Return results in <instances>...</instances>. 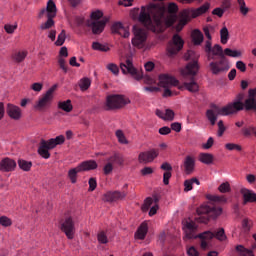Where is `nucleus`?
I'll return each instance as SVG.
<instances>
[{"mask_svg":"<svg viewBox=\"0 0 256 256\" xmlns=\"http://www.w3.org/2000/svg\"><path fill=\"white\" fill-rule=\"evenodd\" d=\"M178 11L179 6L173 2L168 4V13H170L168 17H165V7L163 6H142L138 21L153 33H163L167 27H173L175 25Z\"/></svg>","mask_w":256,"mask_h":256,"instance_id":"f257e3e1","label":"nucleus"},{"mask_svg":"<svg viewBox=\"0 0 256 256\" xmlns=\"http://www.w3.org/2000/svg\"><path fill=\"white\" fill-rule=\"evenodd\" d=\"M197 71H199V64L197 63V60L189 62L186 67L181 70V75L184 79V83L182 85H179V80L175 79V77L167 74H161L159 76V85L164 88L163 97H173V92L169 87H178L180 91L186 89V91H189L190 93H199V84L195 79Z\"/></svg>","mask_w":256,"mask_h":256,"instance_id":"f03ea898","label":"nucleus"},{"mask_svg":"<svg viewBox=\"0 0 256 256\" xmlns=\"http://www.w3.org/2000/svg\"><path fill=\"white\" fill-rule=\"evenodd\" d=\"M198 226L195 222L187 220L183 222V230L185 233L184 239H213L215 237L218 241H225L227 235H225V229L219 228L216 232L206 231L197 235Z\"/></svg>","mask_w":256,"mask_h":256,"instance_id":"7ed1b4c3","label":"nucleus"},{"mask_svg":"<svg viewBox=\"0 0 256 256\" xmlns=\"http://www.w3.org/2000/svg\"><path fill=\"white\" fill-rule=\"evenodd\" d=\"M239 111H243V102H241V100L229 103L222 108L214 106L213 109H209L206 111V117L211 125H215V123H217L218 115H233L235 113H239Z\"/></svg>","mask_w":256,"mask_h":256,"instance_id":"20e7f679","label":"nucleus"},{"mask_svg":"<svg viewBox=\"0 0 256 256\" xmlns=\"http://www.w3.org/2000/svg\"><path fill=\"white\" fill-rule=\"evenodd\" d=\"M209 9H211V3L206 2L204 3L202 6H200L199 8L196 9H192V10H183L180 13V20L176 26V31H182L183 27L185 25H187V23H189V21L192 19H197V17H201V15H205V13H207V11H209Z\"/></svg>","mask_w":256,"mask_h":256,"instance_id":"39448f33","label":"nucleus"},{"mask_svg":"<svg viewBox=\"0 0 256 256\" xmlns=\"http://www.w3.org/2000/svg\"><path fill=\"white\" fill-rule=\"evenodd\" d=\"M196 213L198 215L195 217L197 223H209V219H217L223 213V209L215 204H204L197 208Z\"/></svg>","mask_w":256,"mask_h":256,"instance_id":"423d86ee","label":"nucleus"},{"mask_svg":"<svg viewBox=\"0 0 256 256\" xmlns=\"http://www.w3.org/2000/svg\"><path fill=\"white\" fill-rule=\"evenodd\" d=\"M103 12L100 10L91 13V19L86 22L87 27L92 29L94 35H101L107 25V18H103Z\"/></svg>","mask_w":256,"mask_h":256,"instance_id":"0eeeda50","label":"nucleus"},{"mask_svg":"<svg viewBox=\"0 0 256 256\" xmlns=\"http://www.w3.org/2000/svg\"><path fill=\"white\" fill-rule=\"evenodd\" d=\"M120 69L124 75H131L136 81L143 79V75L133 65V59L131 57L126 58L124 62L120 63Z\"/></svg>","mask_w":256,"mask_h":256,"instance_id":"6e6552de","label":"nucleus"},{"mask_svg":"<svg viewBox=\"0 0 256 256\" xmlns=\"http://www.w3.org/2000/svg\"><path fill=\"white\" fill-rule=\"evenodd\" d=\"M129 103H131V101H129L128 98L119 94L109 95L106 99V107H108V109H121L125 107V105H129Z\"/></svg>","mask_w":256,"mask_h":256,"instance_id":"1a4fd4ad","label":"nucleus"},{"mask_svg":"<svg viewBox=\"0 0 256 256\" xmlns=\"http://www.w3.org/2000/svg\"><path fill=\"white\" fill-rule=\"evenodd\" d=\"M55 91H57V84H54L51 88H49L47 92L38 100L35 105V109L43 111V109L51 107V103L53 101V93H55Z\"/></svg>","mask_w":256,"mask_h":256,"instance_id":"9d476101","label":"nucleus"},{"mask_svg":"<svg viewBox=\"0 0 256 256\" xmlns=\"http://www.w3.org/2000/svg\"><path fill=\"white\" fill-rule=\"evenodd\" d=\"M133 33L134 38L132 39V45H134V47H138V49H143V47H145V42L147 41V31L137 25H134Z\"/></svg>","mask_w":256,"mask_h":256,"instance_id":"9b49d317","label":"nucleus"},{"mask_svg":"<svg viewBox=\"0 0 256 256\" xmlns=\"http://www.w3.org/2000/svg\"><path fill=\"white\" fill-rule=\"evenodd\" d=\"M183 45H185L183 38H181V36L178 34H175L172 41H170L167 46L168 57H175V55H177V53L183 49Z\"/></svg>","mask_w":256,"mask_h":256,"instance_id":"f8f14e48","label":"nucleus"},{"mask_svg":"<svg viewBox=\"0 0 256 256\" xmlns=\"http://www.w3.org/2000/svg\"><path fill=\"white\" fill-rule=\"evenodd\" d=\"M228 69H231L229 66V60L227 57L219 58L218 61H214L210 63V70L212 71L213 75H219L221 73L227 72Z\"/></svg>","mask_w":256,"mask_h":256,"instance_id":"ddd939ff","label":"nucleus"},{"mask_svg":"<svg viewBox=\"0 0 256 256\" xmlns=\"http://www.w3.org/2000/svg\"><path fill=\"white\" fill-rule=\"evenodd\" d=\"M107 163L103 167L104 175H111L113 173V165H123L125 163V159H123V155L119 153H115L114 155L107 158Z\"/></svg>","mask_w":256,"mask_h":256,"instance_id":"4468645a","label":"nucleus"},{"mask_svg":"<svg viewBox=\"0 0 256 256\" xmlns=\"http://www.w3.org/2000/svg\"><path fill=\"white\" fill-rule=\"evenodd\" d=\"M61 231L65 233L68 239H73L75 237V222L71 216L66 217L60 222Z\"/></svg>","mask_w":256,"mask_h":256,"instance_id":"2eb2a0df","label":"nucleus"},{"mask_svg":"<svg viewBox=\"0 0 256 256\" xmlns=\"http://www.w3.org/2000/svg\"><path fill=\"white\" fill-rule=\"evenodd\" d=\"M157 157H159V150L151 149L146 152H141L138 156V161L143 165H147V163H153Z\"/></svg>","mask_w":256,"mask_h":256,"instance_id":"dca6fc26","label":"nucleus"},{"mask_svg":"<svg viewBox=\"0 0 256 256\" xmlns=\"http://www.w3.org/2000/svg\"><path fill=\"white\" fill-rule=\"evenodd\" d=\"M127 197V192L123 191H108L104 194V201L107 203H115L117 201H123Z\"/></svg>","mask_w":256,"mask_h":256,"instance_id":"f3484780","label":"nucleus"},{"mask_svg":"<svg viewBox=\"0 0 256 256\" xmlns=\"http://www.w3.org/2000/svg\"><path fill=\"white\" fill-rule=\"evenodd\" d=\"M111 31L114 35H120V37H124V39H127L130 35L129 27L123 26L121 22L114 23L111 27Z\"/></svg>","mask_w":256,"mask_h":256,"instance_id":"a211bd4d","label":"nucleus"},{"mask_svg":"<svg viewBox=\"0 0 256 256\" xmlns=\"http://www.w3.org/2000/svg\"><path fill=\"white\" fill-rule=\"evenodd\" d=\"M240 193L243 197V205H247V203H256V193H254L253 190L242 188Z\"/></svg>","mask_w":256,"mask_h":256,"instance_id":"6ab92c4d","label":"nucleus"},{"mask_svg":"<svg viewBox=\"0 0 256 256\" xmlns=\"http://www.w3.org/2000/svg\"><path fill=\"white\" fill-rule=\"evenodd\" d=\"M50 149H53V147L49 145V142L41 140L40 146L38 147L39 156L43 157V159H49L51 157V153H49Z\"/></svg>","mask_w":256,"mask_h":256,"instance_id":"aec40b11","label":"nucleus"},{"mask_svg":"<svg viewBox=\"0 0 256 256\" xmlns=\"http://www.w3.org/2000/svg\"><path fill=\"white\" fill-rule=\"evenodd\" d=\"M15 167H17V162L11 158H4L0 162V171L9 172L15 171Z\"/></svg>","mask_w":256,"mask_h":256,"instance_id":"412c9836","label":"nucleus"},{"mask_svg":"<svg viewBox=\"0 0 256 256\" xmlns=\"http://www.w3.org/2000/svg\"><path fill=\"white\" fill-rule=\"evenodd\" d=\"M6 111L11 119H15L16 121L21 119V108L18 106L8 104Z\"/></svg>","mask_w":256,"mask_h":256,"instance_id":"4be33fe9","label":"nucleus"},{"mask_svg":"<svg viewBox=\"0 0 256 256\" xmlns=\"http://www.w3.org/2000/svg\"><path fill=\"white\" fill-rule=\"evenodd\" d=\"M183 167L187 175H191V172L195 169V158L192 156H186L184 159Z\"/></svg>","mask_w":256,"mask_h":256,"instance_id":"5701e85b","label":"nucleus"},{"mask_svg":"<svg viewBox=\"0 0 256 256\" xmlns=\"http://www.w3.org/2000/svg\"><path fill=\"white\" fill-rule=\"evenodd\" d=\"M78 167L80 168V171L83 173V171H94V169H97L98 164L95 160H87L84 162H81Z\"/></svg>","mask_w":256,"mask_h":256,"instance_id":"b1692460","label":"nucleus"},{"mask_svg":"<svg viewBox=\"0 0 256 256\" xmlns=\"http://www.w3.org/2000/svg\"><path fill=\"white\" fill-rule=\"evenodd\" d=\"M27 55H29L27 50H18L12 54V59L15 63H23L27 58Z\"/></svg>","mask_w":256,"mask_h":256,"instance_id":"393cba45","label":"nucleus"},{"mask_svg":"<svg viewBox=\"0 0 256 256\" xmlns=\"http://www.w3.org/2000/svg\"><path fill=\"white\" fill-rule=\"evenodd\" d=\"M157 205V203H159V197L157 196V194H154L151 197H148L145 199L144 204L142 205V211L146 212L149 211V209H151V205Z\"/></svg>","mask_w":256,"mask_h":256,"instance_id":"a878e982","label":"nucleus"},{"mask_svg":"<svg viewBox=\"0 0 256 256\" xmlns=\"http://www.w3.org/2000/svg\"><path fill=\"white\" fill-rule=\"evenodd\" d=\"M149 231V226H147V223H142L139 227L138 230L135 233V238L140 239L143 241L145 237H147V232Z\"/></svg>","mask_w":256,"mask_h":256,"instance_id":"bb28decb","label":"nucleus"},{"mask_svg":"<svg viewBox=\"0 0 256 256\" xmlns=\"http://www.w3.org/2000/svg\"><path fill=\"white\" fill-rule=\"evenodd\" d=\"M255 249L256 244H253L251 246V249H247L243 245L236 246V251H238V253H240L243 256H255V254H253V251H255Z\"/></svg>","mask_w":256,"mask_h":256,"instance_id":"cd10ccee","label":"nucleus"},{"mask_svg":"<svg viewBox=\"0 0 256 256\" xmlns=\"http://www.w3.org/2000/svg\"><path fill=\"white\" fill-rule=\"evenodd\" d=\"M47 17H57V6L53 0H49L46 6Z\"/></svg>","mask_w":256,"mask_h":256,"instance_id":"c85d7f7f","label":"nucleus"},{"mask_svg":"<svg viewBox=\"0 0 256 256\" xmlns=\"http://www.w3.org/2000/svg\"><path fill=\"white\" fill-rule=\"evenodd\" d=\"M58 109L65 111V113H71L73 111V104H71V100L60 101L58 102Z\"/></svg>","mask_w":256,"mask_h":256,"instance_id":"c756f323","label":"nucleus"},{"mask_svg":"<svg viewBox=\"0 0 256 256\" xmlns=\"http://www.w3.org/2000/svg\"><path fill=\"white\" fill-rule=\"evenodd\" d=\"M47 142L52 149H55L57 145H63L65 143V136L59 135L56 138L49 139Z\"/></svg>","mask_w":256,"mask_h":256,"instance_id":"7c9ffc66","label":"nucleus"},{"mask_svg":"<svg viewBox=\"0 0 256 256\" xmlns=\"http://www.w3.org/2000/svg\"><path fill=\"white\" fill-rule=\"evenodd\" d=\"M203 39H204V36L201 30L196 29L192 32V40L194 45H201L203 43Z\"/></svg>","mask_w":256,"mask_h":256,"instance_id":"2f4dec72","label":"nucleus"},{"mask_svg":"<svg viewBox=\"0 0 256 256\" xmlns=\"http://www.w3.org/2000/svg\"><path fill=\"white\" fill-rule=\"evenodd\" d=\"M244 107H245L246 111H255L256 112V98H247L243 104V108Z\"/></svg>","mask_w":256,"mask_h":256,"instance_id":"473e14b6","label":"nucleus"},{"mask_svg":"<svg viewBox=\"0 0 256 256\" xmlns=\"http://www.w3.org/2000/svg\"><path fill=\"white\" fill-rule=\"evenodd\" d=\"M82 173L81 168L79 166H76L75 168H71L68 171V178L70 179L71 183L75 184L77 183V174Z\"/></svg>","mask_w":256,"mask_h":256,"instance_id":"72a5a7b5","label":"nucleus"},{"mask_svg":"<svg viewBox=\"0 0 256 256\" xmlns=\"http://www.w3.org/2000/svg\"><path fill=\"white\" fill-rule=\"evenodd\" d=\"M53 19H55V17L47 16V21L40 25V29L42 31H47V29H52L55 27V21Z\"/></svg>","mask_w":256,"mask_h":256,"instance_id":"f704fd0d","label":"nucleus"},{"mask_svg":"<svg viewBox=\"0 0 256 256\" xmlns=\"http://www.w3.org/2000/svg\"><path fill=\"white\" fill-rule=\"evenodd\" d=\"M213 159V154L201 153L199 155V161H201V163H204L205 165H211V163H213Z\"/></svg>","mask_w":256,"mask_h":256,"instance_id":"c9c22d12","label":"nucleus"},{"mask_svg":"<svg viewBox=\"0 0 256 256\" xmlns=\"http://www.w3.org/2000/svg\"><path fill=\"white\" fill-rule=\"evenodd\" d=\"M220 41L222 45H227V42L229 41V29H227V27H223L220 30Z\"/></svg>","mask_w":256,"mask_h":256,"instance_id":"e433bc0d","label":"nucleus"},{"mask_svg":"<svg viewBox=\"0 0 256 256\" xmlns=\"http://www.w3.org/2000/svg\"><path fill=\"white\" fill-rule=\"evenodd\" d=\"M211 53L212 55H217L219 59L225 57V51H223V47L219 44L213 46Z\"/></svg>","mask_w":256,"mask_h":256,"instance_id":"4c0bfd02","label":"nucleus"},{"mask_svg":"<svg viewBox=\"0 0 256 256\" xmlns=\"http://www.w3.org/2000/svg\"><path fill=\"white\" fill-rule=\"evenodd\" d=\"M225 55L227 57L237 58V57H241V55H243V53L240 50H231V48H226V49H224V57H225Z\"/></svg>","mask_w":256,"mask_h":256,"instance_id":"58836bf2","label":"nucleus"},{"mask_svg":"<svg viewBox=\"0 0 256 256\" xmlns=\"http://www.w3.org/2000/svg\"><path fill=\"white\" fill-rule=\"evenodd\" d=\"M79 87L81 91H87L91 87V79L85 77L79 81Z\"/></svg>","mask_w":256,"mask_h":256,"instance_id":"ea45409f","label":"nucleus"},{"mask_svg":"<svg viewBox=\"0 0 256 256\" xmlns=\"http://www.w3.org/2000/svg\"><path fill=\"white\" fill-rule=\"evenodd\" d=\"M92 49H94V51H102L104 53H107V51H109V46L101 44L99 42H93Z\"/></svg>","mask_w":256,"mask_h":256,"instance_id":"a19ab883","label":"nucleus"},{"mask_svg":"<svg viewBox=\"0 0 256 256\" xmlns=\"http://www.w3.org/2000/svg\"><path fill=\"white\" fill-rule=\"evenodd\" d=\"M18 166L22 171H30L31 167H33V163L27 161V160H19Z\"/></svg>","mask_w":256,"mask_h":256,"instance_id":"79ce46f5","label":"nucleus"},{"mask_svg":"<svg viewBox=\"0 0 256 256\" xmlns=\"http://www.w3.org/2000/svg\"><path fill=\"white\" fill-rule=\"evenodd\" d=\"M237 3L239 5L241 15H247L249 13V7H247V4H245V0H237Z\"/></svg>","mask_w":256,"mask_h":256,"instance_id":"37998d69","label":"nucleus"},{"mask_svg":"<svg viewBox=\"0 0 256 256\" xmlns=\"http://www.w3.org/2000/svg\"><path fill=\"white\" fill-rule=\"evenodd\" d=\"M98 243H101V245H107L109 243V238L107 237V234L105 231H100L97 234Z\"/></svg>","mask_w":256,"mask_h":256,"instance_id":"c03bdc74","label":"nucleus"},{"mask_svg":"<svg viewBox=\"0 0 256 256\" xmlns=\"http://www.w3.org/2000/svg\"><path fill=\"white\" fill-rule=\"evenodd\" d=\"M242 134L244 137H251L252 135L256 136V128L253 126L242 128Z\"/></svg>","mask_w":256,"mask_h":256,"instance_id":"a18cd8bd","label":"nucleus"},{"mask_svg":"<svg viewBox=\"0 0 256 256\" xmlns=\"http://www.w3.org/2000/svg\"><path fill=\"white\" fill-rule=\"evenodd\" d=\"M65 39H67L65 30H62L61 33L58 35L55 45L57 47H61L63 43H65Z\"/></svg>","mask_w":256,"mask_h":256,"instance_id":"49530a36","label":"nucleus"},{"mask_svg":"<svg viewBox=\"0 0 256 256\" xmlns=\"http://www.w3.org/2000/svg\"><path fill=\"white\" fill-rule=\"evenodd\" d=\"M225 149L227 151H243V147H241V145L235 144V143H226Z\"/></svg>","mask_w":256,"mask_h":256,"instance_id":"de8ad7c7","label":"nucleus"},{"mask_svg":"<svg viewBox=\"0 0 256 256\" xmlns=\"http://www.w3.org/2000/svg\"><path fill=\"white\" fill-rule=\"evenodd\" d=\"M17 27V22H15L14 25L6 24L4 26V30L6 31V33H8V35H13L15 31H17Z\"/></svg>","mask_w":256,"mask_h":256,"instance_id":"09e8293b","label":"nucleus"},{"mask_svg":"<svg viewBox=\"0 0 256 256\" xmlns=\"http://www.w3.org/2000/svg\"><path fill=\"white\" fill-rule=\"evenodd\" d=\"M116 137L119 143H122V145H127L129 143L125 137V134L121 130L116 131Z\"/></svg>","mask_w":256,"mask_h":256,"instance_id":"8fccbe9b","label":"nucleus"},{"mask_svg":"<svg viewBox=\"0 0 256 256\" xmlns=\"http://www.w3.org/2000/svg\"><path fill=\"white\" fill-rule=\"evenodd\" d=\"M0 225H2V227H11V225H13V222L11 221V219L7 216H1L0 217Z\"/></svg>","mask_w":256,"mask_h":256,"instance_id":"3c124183","label":"nucleus"},{"mask_svg":"<svg viewBox=\"0 0 256 256\" xmlns=\"http://www.w3.org/2000/svg\"><path fill=\"white\" fill-rule=\"evenodd\" d=\"M175 119V112L171 109H166L164 113V121H173Z\"/></svg>","mask_w":256,"mask_h":256,"instance_id":"603ef678","label":"nucleus"},{"mask_svg":"<svg viewBox=\"0 0 256 256\" xmlns=\"http://www.w3.org/2000/svg\"><path fill=\"white\" fill-rule=\"evenodd\" d=\"M218 190L220 193H229L231 192V185L229 182H224L218 187Z\"/></svg>","mask_w":256,"mask_h":256,"instance_id":"864d4df0","label":"nucleus"},{"mask_svg":"<svg viewBox=\"0 0 256 256\" xmlns=\"http://www.w3.org/2000/svg\"><path fill=\"white\" fill-rule=\"evenodd\" d=\"M107 69L108 71H111L113 75H119V66H117V64L110 63L107 65Z\"/></svg>","mask_w":256,"mask_h":256,"instance_id":"5fc2aeb1","label":"nucleus"},{"mask_svg":"<svg viewBox=\"0 0 256 256\" xmlns=\"http://www.w3.org/2000/svg\"><path fill=\"white\" fill-rule=\"evenodd\" d=\"M210 201H214L215 203H227V198L225 196H211Z\"/></svg>","mask_w":256,"mask_h":256,"instance_id":"6e6d98bb","label":"nucleus"},{"mask_svg":"<svg viewBox=\"0 0 256 256\" xmlns=\"http://www.w3.org/2000/svg\"><path fill=\"white\" fill-rule=\"evenodd\" d=\"M252 222L249 218H244L242 221V227L244 231H249L251 229Z\"/></svg>","mask_w":256,"mask_h":256,"instance_id":"4d7b16f0","label":"nucleus"},{"mask_svg":"<svg viewBox=\"0 0 256 256\" xmlns=\"http://www.w3.org/2000/svg\"><path fill=\"white\" fill-rule=\"evenodd\" d=\"M88 185H89V191H95V189H97V179L90 178L88 181Z\"/></svg>","mask_w":256,"mask_h":256,"instance_id":"13d9d810","label":"nucleus"},{"mask_svg":"<svg viewBox=\"0 0 256 256\" xmlns=\"http://www.w3.org/2000/svg\"><path fill=\"white\" fill-rule=\"evenodd\" d=\"M236 69L241 71V73H245V71H247V65H245V62H243V61H237Z\"/></svg>","mask_w":256,"mask_h":256,"instance_id":"bf43d9fd","label":"nucleus"},{"mask_svg":"<svg viewBox=\"0 0 256 256\" xmlns=\"http://www.w3.org/2000/svg\"><path fill=\"white\" fill-rule=\"evenodd\" d=\"M191 190H193V181L191 179L184 181V191L188 193Z\"/></svg>","mask_w":256,"mask_h":256,"instance_id":"052dcab7","label":"nucleus"},{"mask_svg":"<svg viewBox=\"0 0 256 256\" xmlns=\"http://www.w3.org/2000/svg\"><path fill=\"white\" fill-rule=\"evenodd\" d=\"M215 143V140L213 137H209L207 142L202 145L203 149H211L213 147V144Z\"/></svg>","mask_w":256,"mask_h":256,"instance_id":"680f3d73","label":"nucleus"},{"mask_svg":"<svg viewBox=\"0 0 256 256\" xmlns=\"http://www.w3.org/2000/svg\"><path fill=\"white\" fill-rule=\"evenodd\" d=\"M187 255L188 256H199V251L194 246H191L187 249Z\"/></svg>","mask_w":256,"mask_h":256,"instance_id":"e2e57ef3","label":"nucleus"},{"mask_svg":"<svg viewBox=\"0 0 256 256\" xmlns=\"http://www.w3.org/2000/svg\"><path fill=\"white\" fill-rule=\"evenodd\" d=\"M221 7L224 11L231 9V0H222Z\"/></svg>","mask_w":256,"mask_h":256,"instance_id":"0e129e2a","label":"nucleus"},{"mask_svg":"<svg viewBox=\"0 0 256 256\" xmlns=\"http://www.w3.org/2000/svg\"><path fill=\"white\" fill-rule=\"evenodd\" d=\"M224 13H225V10L223 8H215L212 11V15H217V17H223Z\"/></svg>","mask_w":256,"mask_h":256,"instance_id":"69168bd1","label":"nucleus"},{"mask_svg":"<svg viewBox=\"0 0 256 256\" xmlns=\"http://www.w3.org/2000/svg\"><path fill=\"white\" fill-rule=\"evenodd\" d=\"M171 179V172H164L163 183L164 185H169V180Z\"/></svg>","mask_w":256,"mask_h":256,"instance_id":"338daca9","label":"nucleus"},{"mask_svg":"<svg viewBox=\"0 0 256 256\" xmlns=\"http://www.w3.org/2000/svg\"><path fill=\"white\" fill-rule=\"evenodd\" d=\"M159 133L160 135H169V133H171V128L164 126L159 129Z\"/></svg>","mask_w":256,"mask_h":256,"instance_id":"774afa93","label":"nucleus"}]
</instances>
